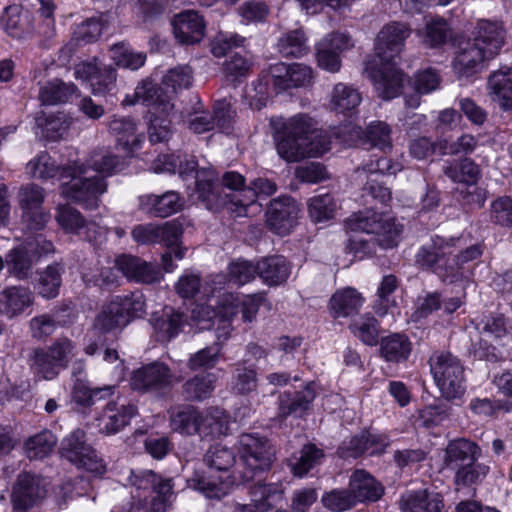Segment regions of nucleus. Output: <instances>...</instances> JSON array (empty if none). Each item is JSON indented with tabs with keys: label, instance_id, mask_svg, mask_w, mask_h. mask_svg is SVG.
<instances>
[{
	"label": "nucleus",
	"instance_id": "nucleus-1",
	"mask_svg": "<svg viewBox=\"0 0 512 512\" xmlns=\"http://www.w3.org/2000/svg\"><path fill=\"white\" fill-rule=\"evenodd\" d=\"M411 28L402 22H391L383 26L376 37L375 54L379 67L366 68L379 96L385 100L397 97L405 82L404 74L396 67Z\"/></svg>",
	"mask_w": 512,
	"mask_h": 512
},
{
	"label": "nucleus",
	"instance_id": "nucleus-2",
	"mask_svg": "<svg viewBox=\"0 0 512 512\" xmlns=\"http://www.w3.org/2000/svg\"><path fill=\"white\" fill-rule=\"evenodd\" d=\"M460 237H442L434 235L431 241L420 247L415 255L416 264L431 270L443 282L454 283L462 278V266L479 258L482 248L479 244L464 250Z\"/></svg>",
	"mask_w": 512,
	"mask_h": 512
},
{
	"label": "nucleus",
	"instance_id": "nucleus-3",
	"mask_svg": "<svg viewBox=\"0 0 512 512\" xmlns=\"http://www.w3.org/2000/svg\"><path fill=\"white\" fill-rule=\"evenodd\" d=\"M346 225L351 231L374 235L368 238L356 235L349 239L347 248L359 257L375 254L376 246L384 249L397 246L402 232V226L396 224L393 218L374 209L353 214L347 219Z\"/></svg>",
	"mask_w": 512,
	"mask_h": 512
},
{
	"label": "nucleus",
	"instance_id": "nucleus-4",
	"mask_svg": "<svg viewBox=\"0 0 512 512\" xmlns=\"http://www.w3.org/2000/svg\"><path fill=\"white\" fill-rule=\"evenodd\" d=\"M480 456L481 448L471 440L458 438L448 443L443 461L455 473L456 491L477 485L486 477L489 467L477 462Z\"/></svg>",
	"mask_w": 512,
	"mask_h": 512
},
{
	"label": "nucleus",
	"instance_id": "nucleus-5",
	"mask_svg": "<svg viewBox=\"0 0 512 512\" xmlns=\"http://www.w3.org/2000/svg\"><path fill=\"white\" fill-rule=\"evenodd\" d=\"M182 234V225L176 220L162 224L153 222L137 224L131 230V237L136 244L142 246L163 244L169 249L161 256L163 270L168 273L175 269L172 255L177 260L185 256L186 249L179 247Z\"/></svg>",
	"mask_w": 512,
	"mask_h": 512
},
{
	"label": "nucleus",
	"instance_id": "nucleus-6",
	"mask_svg": "<svg viewBox=\"0 0 512 512\" xmlns=\"http://www.w3.org/2000/svg\"><path fill=\"white\" fill-rule=\"evenodd\" d=\"M276 149L279 156L287 162H298L307 153L305 139L310 132L312 119L304 114L295 115L289 119L282 117L271 118Z\"/></svg>",
	"mask_w": 512,
	"mask_h": 512
},
{
	"label": "nucleus",
	"instance_id": "nucleus-7",
	"mask_svg": "<svg viewBox=\"0 0 512 512\" xmlns=\"http://www.w3.org/2000/svg\"><path fill=\"white\" fill-rule=\"evenodd\" d=\"M239 454L243 462L239 482L254 481L268 472L276 459V449L271 441L258 433H243L239 436Z\"/></svg>",
	"mask_w": 512,
	"mask_h": 512
},
{
	"label": "nucleus",
	"instance_id": "nucleus-8",
	"mask_svg": "<svg viewBox=\"0 0 512 512\" xmlns=\"http://www.w3.org/2000/svg\"><path fill=\"white\" fill-rule=\"evenodd\" d=\"M429 365L442 397L455 400L465 394V368L457 356L448 351H437L431 355Z\"/></svg>",
	"mask_w": 512,
	"mask_h": 512
},
{
	"label": "nucleus",
	"instance_id": "nucleus-9",
	"mask_svg": "<svg viewBox=\"0 0 512 512\" xmlns=\"http://www.w3.org/2000/svg\"><path fill=\"white\" fill-rule=\"evenodd\" d=\"M145 313V299L142 293L132 292L124 296H116L103 305L94 321V328L102 333L123 329L134 318Z\"/></svg>",
	"mask_w": 512,
	"mask_h": 512
},
{
	"label": "nucleus",
	"instance_id": "nucleus-10",
	"mask_svg": "<svg viewBox=\"0 0 512 512\" xmlns=\"http://www.w3.org/2000/svg\"><path fill=\"white\" fill-rule=\"evenodd\" d=\"M66 178H70V180L61 186V193L64 198L86 209L98 207L99 198L107 188L103 177L90 175L83 164L75 161Z\"/></svg>",
	"mask_w": 512,
	"mask_h": 512
},
{
	"label": "nucleus",
	"instance_id": "nucleus-11",
	"mask_svg": "<svg viewBox=\"0 0 512 512\" xmlns=\"http://www.w3.org/2000/svg\"><path fill=\"white\" fill-rule=\"evenodd\" d=\"M196 191L198 200H200L207 209L218 210L226 207L229 211L236 214L234 210L239 204H233L231 201L233 193L238 192L239 188L245 185V178L238 172L229 171L224 173L221 182L214 181L210 175L201 178L195 175Z\"/></svg>",
	"mask_w": 512,
	"mask_h": 512
},
{
	"label": "nucleus",
	"instance_id": "nucleus-12",
	"mask_svg": "<svg viewBox=\"0 0 512 512\" xmlns=\"http://www.w3.org/2000/svg\"><path fill=\"white\" fill-rule=\"evenodd\" d=\"M397 170H399L398 165L386 157L371 160L355 170V179L364 183L362 196L367 203H369L368 197L382 205H386L391 200V191L385 186L384 178L395 174Z\"/></svg>",
	"mask_w": 512,
	"mask_h": 512
},
{
	"label": "nucleus",
	"instance_id": "nucleus-13",
	"mask_svg": "<svg viewBox=\"0 0 512 512\" xmlns=\"http://www.w3.org/2000/svg\"><path fill=\"white\" fill-rule=\"evenodd\" d=\"M61 456L79 468L101 475L106 468L97 451L87 442L86 433L75 429L60 444Z\"/></svg>",
	"mask_w": 512,
	"mask_h": 512
},
{
	"label": "nucleus",
	"instance_id": "nucleus-14",
	"mask_svg": "<svg viewBox=\"0 0 512 512\" xmlns=\"http://www.w3.org/2000/svg\"><path fill=\"white\" fill-rule=\"evenodd\" d=\"M174 374L169 366L155 361L133 371L130 384L133 390L163 396L171 390Z\"/></svg>",
	"mask_w": 512,
	"mask_h": 512
},
{
	"label": "nucleus",
	"instance_id": "nucleus-15",
	"mask_svg": "<svg viewBox=\"0 0 512 512\" xmlns=\"http://www.w3.org/2000/svg\"><path fill=\"white\" fill-rule=\"evenodd\" d=\"M47 494L46 482L40 476L22 472L18 475L11 493V503L15 512H26L38 505Z\"/></svg>",
	"mask_w": 512,
	"mask_h": 512
},
{
	"label": "nucleus",
	"instance_id": "nucleus-16",
	"mask_svg": "<svg viewBox=\"0 0 512 512\" xmlns=\"http://www.w3.org/2000/svg\"><path fill=\"white\" fill-rule=\"evenodd\" d=\"M74 75L89 84L94 96L113 95L116 91L117 72L111 65L83 62L75 67Z\"/></svg>",
	"mask_w": 512,
	"mask_h": 512
},
{
	"label": "nucleus",
	"instance_id": "nucleus-17",
	"mask_svg": "<svg viewBox=\"0 0 512 512\" xmlns=\"http://www.w3.org/2000/svg\"><path fill=\"white\" fill-rule=\"evenodd\" d=\"M353 46L354 41L347 33L336 32L325 36L316 46L319 67L331 73L338 72L341 68L340 53Z\"/></svg>",
	"mask_w": 512,
	"mask_h": 512
},
{
	"label": "nucleus",
	"instance_id": "nucleus-18",
	"mask_svg": "<svg viewBox=\"0 0 512 512\" xmlns=\"http://www.w3.org/2000/svg\"><path fill=\"white\" fill-rule=\"evenodd\" d=\"M299 212V205L292 197L273 199L267 210V225L276 234L287 235L295 227Z\"/></svg>",
	"mask_w": 512,
	"mask_h": 512
},
{
	"label": "nucleus",
	"instance_id": "nucleus-19",
	"mask_svg": "<svg viewBox=\"0 0 512 512\" xmlns=\"http://www.w3.org/2000/svg\"><path fill=\"white\" fill-rule=\"evenodd\" d=\"M115 267L129 281L136 283L153 284L163 278L162 270L157 264L131 254H122L116 257Z\"/></svg>",
	"mask_w": 512,
	"mask_h": 512
},
{
	"label": "nucleus",
	"instance_id": "nucleus-20",
	"mask_svg": "<svg viewBox=\"0 0 512 512\" xmlns=\"http://www.w3.org/2000/svg\"><path fill=\"white\" fill-rule=\"evenodd\" d=\"M234 111L226 100L217 101L213 114L202 112L189 123V128L197 134H202L217 127L223 133H229L233 126Z\"/></svg>",
	"mask_w": 512,
	"mask_h": 512
},
{
	"label": "nucleus",
	"instance_id": "nucleus-21",
	"mask_svg": "<svg viewBox=\"0 0 512 512\" xmlns=\"http://www.w3.org/2000/svg\"><path fill=\"white\" fill-rule=\"evenodd\" d=\"M248 494L250 505L257 512L271 511L282 507L285 502V488L280 482L254 481L249 487Z\"/></svg>",
	"mask_w": 512,
	"mask_h": 512
},
{
	"label": "nucleus",
	"instance_id": "nucleus-22",
	"mask_svg": "<svg viewBox=\"0 0 512 512\" xmlns=\"http://www.w3.org/2000/svg\"><path fill=\"white\" fill-rule=\"evenodd\" d=\"M109 132L114 136L116 146L127 155L141 148L144 134L138 131L136 122L125 116H113L108 124Z\"/></svg>",
	"mask_w": 512,
	"mask_h": 512
},
{
	"label": "nucleus",
	"instance_id": "nucleus-23",
	"mask_svg": "<svg viewBox=\"0 0 512 512\" xmlns=\"http://www.w3.org/2000/svg\"><path fill=\"white\" fill-rule=\"evenodd\" d=\"M473 36V40L488 53V58H494L505 43L506 30L500 21L481 19L474 28Z\"/></svg>",
	"mask_w": 512,
	"mask_h": 512
},
{
	"label": "nucleus",
	"instance_id": "nucleus-24",
	"mask_svg": "<svg viewBox=\"0 0 512 512\" xmlns=\"http://www.w3.org/2000/svg\"><path fill=\"white\" fill-rule=\"evenodd\" d=\"M314 383L310 382L299 391H284L278 397V416L286 419L289 416L302 417L315 399Z\"/></svg>",
	"mask_w": 512,
	"mask_h": 512
},
{
	"label": "nucleus",
	"instance_id": "nucleus-25",
	"mask_svg": "<svg viewBox=\"0 0 512 512\" xmlns=\"http://www.w3.org/2000/svg\"><path fill=\"white\" fill-rule=\"evenodd\" d=\"M490 59L481 46L474 40H468L459 47L453 66L459 78H469L482 69L484 61Z\"/></svg>",
	"mask_w": 512,
	"mask_h": 512
},
{
	"label": "nucleus",
	"instance_id": "nucleus-26",
	"mask_svg": "<svg viewBox=\"0 0 512 512\" xmlns=\"http://www.w3.org/2000/svg\"><path fill=\"white\" fill-rule=\"evenodd\" d=\"M172 26L179 43L194 44L203 39L206 25L198 12L187 10L173 17Z\"/></svg>",
	"mask_w": 512,
	"mask_h": 512
},
{
	"label": "nucleus",
	"instance_id": "nucleus-27",
	"mask_svg": "<svg viewBox=\"0 0 512 512\" xmlns=\"http://www.w3.org/2000/svg\"><path fill=\"white\" fill-rule=\"evenodd\" d=\"M5 263L9 276L18 281L29 280L33 275V267L37 263L35 251L29 245L20 244L5 254Z\"/></svg>",
	"mask_w": 512,
	"mask_h": 512
},
{
	"label": "nucleus",
	"instance_id": "nucleus-28",
	"mask_svg": "<svg viewBox=\"0 0 512 512\" xmlns=\"http://www.w3.org/2000/svg\"><path fill=\"white\" fill-rule=\"evenodd\" d=\"M183 206V199L176 191L161 195L147 194L139 198V208L155 217L166 218L177 213Z\"/></svg>",
	"mask_w": 512,
	"mask_h": 512
},
{
	"label": "nucleus",
	"instance_id": "nucleus-29",
	"mask_svg": "<svg viewBox=\"0 0 512 512\" xmlns=\"http://www.w3.org/2000/svg\"><path fill=\"white\" fill-rule=\"evenodd\" d=\"M401 512H445L443 498L427 489L409 490L399 500Z\"/></svg>",
	"mask_w": 512,
	"mask_h": 512
},
{
	"label": "nucleus",
	"instance_id": "nucleus-30",
	"mask_svg": "<svg viewBox=\"0 0 512 512\" xmlns=\"http://www.w3.org/2000/svg\"><path fill=\"white\" fill-rule=\"evenodd\" d=\"M237 482L236 477H218L206 475L201 471H194L193 475L187 478V485L189 488L199 491L206 498L220 500L226 496L230 487Z\"/></svg>",
	"mask_w": 512,
	"mask_h": 512
},
{
	"label": "nucleus",
	"instance_id": "nucleus-31",
	"mask_svg": "<svg viewBox=\"0 0 512 512\" xmlns=\"http://www.w3.org/2000/svg\"><path fill=\"white\" fill-rule=\"evenodd\" d=\"M31 289L23 285L7 286L0 291V312L8 318L16 317L33 304Z\"/></svg>",
	"mask_w": 512,
	"mask_h": 512
},
{
	"label": "nucleus",
	"instance_id": "nucleus-32",
	"mask_svg": "<svg viewBox=\"0 0 512 512\" xmlns=\"http://www.w3.org/2000/svg\"><path fill=\"white\" fill-rule=\"evenodd\" d=\"M276 184L267 178H256L251 181L248 188L244 185L239 188L238 192L233 193L231 201L233 204H239L236 211V216H247L248 208L256 202L258 195L270 196L276 192Z\"/></svg>",
	"mask_w": 512,
	"mask_h": 512
},
{
	"label": "nucleus",
	"instance_id": "nucleus-33",
	"mask_svg": "<svg viewBox=\"0 0 512 512\" xmlns=\"http://www.w3.org/2000/svg\"><path fill=\"white\" fill-rule=\"evenodd\" d=\"M137 412V406L133 403L122 404L119 407L114 402L108 403L99 419L100 431L106 435L118 433L129 425Z\"/></svg>",
	"mask_w": 512,
	"mask_h": 512
},
{
	"label": "nucleus",
	"instance_id": "nucleus-34",
	"mask_svg": "<svg viewBox=\"0 0 512 512\" xmlns=\"http://www.w3.org/2000/svg\"><path fill=\"white\" fill-rule=\"evenodd\" d=\"M488 95L504 111H512V67L493 71L487 79Z\"/></svg>",
	"mask_w": 512,
	"mask_h": 512
},
{
	"label": "nucleus",
	"instance_id": "nucleus-35",
	"mask_svg": "<svg viewBox=\"0 0 512 512\" xmlns=\"http://www.w3.org/2000/svg\"><path fill=\"white\" fill-rule=\"evenodd\" d=\"M357 503L375 502L381 498L384 488L370 473L365 470H355L349 479L348 485Z\"/></svg>",
	"mask_w": 512,
	"mask_h": 512
},
{
	"label": "nucleus",
	"instance_id": "nucleus-36",
	"mask_svg": "<svg viewBox=\"0 0 512 512\" xmlns=\"http://www.w3.org/2000/svg\"><path fill=\"white\" fill-rule=\"evenodd\" d=\"M150 321L157 340L166 342L175 338L181 332L185 318L183 313L174 310V308L165 307L161 313H154Z\"/></svg>",
	"mask_w": 512,
	"mask_h": 512
},
{
	"label": "nucleus",
	"instance_id": "nucleus-37",
	"mask_svg": "<svg viewBox=\"0 0 512 512\" xmlns=\"http://www.w3.org/2000/svg\"><path fill=\"white\" fill-rule=\"evenodd\" d=\"M2 21L5 31L13 38L23 39L34 31L31 13L20 5L6 7Z\"/></svg>",
	"mask_w": 512,
	"mask_h": 512
},
{
	"label": "nucleus",
	"instance_id": "nucleus-38",
	"mask_svg": "<svg viewBox=\"0 0 512 512\" xmlns=\"http://www.w3.org/2000/svg\"><path fill=\"white\" fill-rule=\"evenodd\" d=\"M257 275L269 286H279L287 281L290 266L280 255L264 257L257 262Z\"/></svg>",
	"mask_w": 512,
	"mask_h": 512
},
{
	"label": "nucleus",
	"instance_id": "nucleus-39",
	"mask_svg": "<svg viewBox=\"0 0 512 512\" xmlns=\"http://www.w3.org/2000/svg\"><path fill=\"white\" fill-rule=\"evenodd\" d=\"M65 271L64 265L53 263L38 272L34 290L44 299H54L59 295L62 285V275Z\"/></svg>",
	"mask_w": 512,
	"mask_h": 512
},
{
	"label": "nucleus",
	"instance_id": "nucleus-40",
	"mask_svg": "<svg viewBox=\"0 0 512 512\" xmlns=\"http://www.w3.org/2000/svg\"><path fill=\"white\" fill-rule=\"evenodd\" d=\"M325 457L324 451L315 444H307L288 460V466L294 476L302 478L313 468L320 465Z\"/></svg>",
	"mask_w": 512,
	"mask_h": 512
},
{
	"label": "nucleus",
	"instance_id": "nucleus-41",
	"mask_svg": "<svg viewBox=\"0 0 512 512\" xmlns=\"http://www.w3.org/2000/svg\"><path fill=\"white\" fill-rule=\"evenodd\" d=\"M170 427L183 435H195L199 431L200 410L192 405L177 406L169 410Z\"/></svg>",
	"mask_w": 512,
	"mask_h": 512
},
{
	"label": "nucleus",
	"instance_id": "nucleus-42",
	"mask_svg": "<svg viewBox=\"0 0 512 512\" xmlns=\"http://www.w3.org/2000/svg\"><path fill=\"white\" fill-rule=\"evenodd\" d=\"M412 351V343L405 334L393 333L381 339L380 355L387 362L406 361Z\"/></svg>",
	"mask_w": 512,
	"mask_h": 512
},
{
	"label": "nucleus",
	"instance_id": "nucleus-43",
	"mask_svg": "<svg viewBox=\"0 0 512 512\" xmlns=\"http://www.w3.org/2000/svg\"><path fill=\"white\" fill-rule=\"evenodd\" d=\"M362 101L361 94L352 85L338 83L331 93V109L340 114H352Z\"/></svg>",
	"mask_w": 512,
	"mask_h": 512
},
{
	"label": "nucleus",
	"instance_id": "nucleus-44",
	"mask_svg": "<svg viewBox=\"0 0 512 512\" xmlns=\"http://www.w3.org/2000/svg\"><path fill=\"white\" fill-rule=\"evenodd\" d=\"M72 166H59L47 152H41L27 164V173L31 177L46 180L59 176L66 178Z\"/></svg>",
	"mask_w": 512,
	"mask_h": 512
},
{
	"label": "nucleus",
	"instance_id": "nucleus-45",
	"mask_svg": "<svg viewBox=\"0 0 512 512\" xmlns=\"http://www.w3.org/2000/svg\"><path fill=\"white\" fill-rule=\"evenodd\" d=\"M363 302V297L356 289L347 287L333 294L330 308L336 318L348 317L357 313Z\"/></svg>",
	"mask_w": 512,
	"mask_h": 512
},
{
	"label": "nucleus",
	"instance_id": "nucleus-46",
	"mask_svg": "<svg viewBox=\"0 0 512 512\" xmlns=\"http://www.w3.org/2000/svg\"><path fill=\"white\" fill-rule=\"evenodd\" d=\"M77 90L73 83L53 79L39 88L38 98L43 105L62 104L68 102Z\"/></svg>",
	"mask_w": 512,
	"mask_h": 512
},
{
	"label": "nucleus",
	"instance_id": "nucleus-47",
	"mask_svg": "<svg viewBox=\"0 0 512 512\" xmlns=\"http://www.w3.org/2000/svg\"><path fill=\"white\" fill-rule=\"evenodd\" d=\"M83 165L90 175H99L104 179L105 176L121 171L124 166L118 156L103 151L93 152Z\"/></svg>",
	"mask_w": 512,
	"mask_h": 512
},
{
	"label": "nucleus",
	"instance_id": "nucleus-48",
	"mask_svg": "<svg viewBox=\"0 0 512 512\" xmlns=\"http://www.w3.org/2000/svg\"><path fill=\"white\" fill-rule=\"evenodd\" d=\"M213 373L197 374L182 385V395L187 401H202L208 398L215 386Z\"/></svg>",
	"mask_w": 512,
	"mask_h": 512
},
{
	"label": "nucleus",
	"instance_id": "nucleus-49",
	"mask_svg": "<svg viewBox=\"0 0 512 512\" xmlns=\"http://www.w3.org/2000/svg\"><path fill=\"white\" fill-rule=\"evenodd\" d=\"M57 444V437L49 430L30 436L24 443L26 456L33 460L44 459L49 456Z\"/></svg>",
	"mask_w": 512,
	"mask_h": 512
},
{
	"label": "nucleus",
	"instance_id": "nucleus-50",
	"mask_svg": "<svg viewBox=\"0 0 512 512\" xmlns=\"http://www.w3.org/2000/svg\"><path fill=\"white\" fill-rule=\"evenodd\" d=\"M278 52L283 57H303L309 52L307 37L302 29L286 32L277 42Z\"/></svg>",
	"mask_w": 512,
	"mask_h": 512
},
{
	"label": "nucleus",
	"instance_id": "nucleus-51",
	"mask_svg": "<svg viewBox=\"0 0 512 512\" xmlns=\"http://www.w3.org/2000/svg\"><path fill=\"white\" fill-rule=\"evenodd\" d=\"M232 390L240 395H246L257 388V372L254 365L245 363L235 364L231 379Z\"/></svg>",
	"mask_w": 512,
	"mask_h": 512
},
{
	"label": "nucleus",
	"instance_id": "nucleus-52",
	"mask_svg": "<svg viewBox=\"0 0 512 512\" xmlns=\"http://www.w3.org/2000/svg\"><path fill=\"white\" fill-rule=\"evenodd\" d=\"M352 333L365 345L378 344L380 327L377 319L370 314H365L355 319L349 326Z\"/></svg>",
	"mask_w": 512,
	"mask_h": 512
},
{
	"label": "nucleus",
	"instance_id": "nucleus-53",
	"mask_svg": "<svg viewBox=\"0 0 512 512\" xmlns=\"http://www.w3.org/2000/svg\"><path fill=\"white\" fill-rule=\"evenodd\" d=\"M109 57L119 67L137 70L146 62V54L134 52L125 43H117L111 46Z\"/></svg>",
	"mask_w": 512,
	"mask_h": 512
},
{
	"label": "nucleus",
	"instance_id": "nucleus-54",
	"mask_svg": "<svg viewBox=\"0 0 512 512\" xmlns=\"http://www.w3.org/2000/svg\"><path fill=\"white\" fill-rule=\"evenodd\" d=\"M192 83V71L188 66H178L170 69L162 80V90L167 98L176 94L179 90L187 89Z\"/></svg>",
	"mask_w": 512,
	"mask_h": 512
},
{
	"label": "nucleus",
	"instance_id": "nucleus-55",
	"mask_svg": "<svg viewBox=\"0 0 512 512\" xmlns=\"http://www.w3.org/2000/svg\"><path fill=\"white\" fill-rule=\"evenodd\" d=\"M321 503L331 512H345L357 504L349 487L335 488L325 492L321 497Z\"/></svg>",
	"mask_w": 512,
	"mask_h": 512
},
{
	"label": "nucleus",
	"instance_id": "nucleus-56",
	"mask_svg": "<svg viewBox=\"0 0 512 512\" xmlns=\"http://www.w3.org/2000/svg\"><path fill=\"white\" fill-rule=\"evenodd\" d=\"M444 174L454 182L466 185L476 184L481 172L477 164L471 159L465 158L458 165L445 167Z\"/></svg>",
	"mask_w": 512,
	"mask_h": 512
},
{
	"label": "nucleus",
	"instance_id": "nucleus-57",
	"mask_svg": "<svg viewBox=\"0 0 512 512\" xmlns=\"http://www.w3.org/2000/svg\"><path fill=\"white\" fill-rule=\"evenodd\" d=\"M55 220L66 233L77 235L81 234L84 224L86 223L82 214L68 204L58 205Z\"/></svg>",
	"mask_w": 512,
	"mask_h": 512
},
{
	"label": "nucleus",
	"instance_id": "nucleus-58",
	"mask_svg": "<svg viewBox=\"0 0 512 512\" xmlns=\"http://www.w3.org/2000/svg\"><path fill=\"white\" fill-rule=\"evenodd\" d=\"M235 454L232 449L215 445L208 449L204 455V462L210 469L226 472L235 463Z\"/></svg>",
	"mask_w": 512,
	"mask_h": 512
},
{
	"label": "nucleus",
	"instance_id": "nucleus-59",
	"mask_svg": "<svg viewBox=\"0 0 512 512\" xmlns=\"http://www.w3.org/2000/svg\"><path fill=\"white\" fill-rule=\"evenodd\" d=\"M221 350L222 347L219 342H214L200 349L189 357L187 362L188 368L194 371L213 368L219 361Z\"/></svg>",
	"mask_w": 512,
	"mask_h": 512
},
{
	"label": "nucleus",
	"instance_id": "nucleus-60",
	"mask_svg": "<svg viewBox=\"0 0 512 512\" xmlns=\"http://www.w3.org/2000/svg\"><path fill=\"white\" fill-rule=\"evenodd\" d=\"M308 210L313 221H327L333 218L336 210V203L333 196L329 193L316 195L309 200Z\"/></svg>",
	"mask_w": 512,
	"mask_h": 512
},
{
	"label": "nucleus",
	"instance_id": "nucleus-61",
	"mask_svg": "<svg viewBox=\"0 0 512 512\" xmlns=\"http://www.w3.org/2000/svg\"><path fill=\"white\" fill-rule=\"evenodd\" d=\"M198 426L199 431L196 434L201 437H219L225 435L228 430L227 421L220 416L219 412L200 411Z\"/></svg>",
	"mask_w": 512,
	"mask_h": 512
},
{
	"label": "nucleus",
	"instance_id": "nucleus-62",
	"mask_svg": "<svg viewBox=\"0 0 512 512\" xmlns=\"http://www.w3.org/2000/svg\"><path fill=\"white\" fill-rule=\"evenodd\" d=\"M17 198L18 205L21 212H23L43 207L46 194L42 187L34 183H28L20 187Z\"/></svg>",
	"mask_w": 512,
	"mask_h": 512
},
{
	"label": "nucleus",
	"instance_id": "nucleus-63",
	"mask_svg": "<svg viewBox=\"0 0 512 512\" xmlns=\"http://www.w3.org/2000/svg\"><path fill=\"white\" fill-rule=\"evenodd\" d=\"M32 368L46 380L54 379L62 370L59 364L50 357L46 349H36L31 357Z\"/></svg>",
	"mask_w": 512,
	"mask_h": 512
},
{
	"label": "nucleus",
	"instance_id": "nucleus-64",
	"mask_svg": "<svg viewBox=\"0 0 512 512\" xmlns=\"http://www.w3.org/2000/svg\"><path fill=\"white\" fill-rule=\"evenodd\" d=\"M366 139L372 147L381 150L392 146L391 129L387 123L382 121H373L368 125Z\"/></svg>",
	"mask_w": 512,
	"mask_h": 512
}]
</instances>
